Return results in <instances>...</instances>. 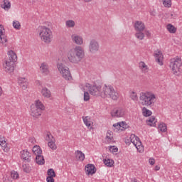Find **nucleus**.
Masks as SVG:
<instances>
[{
    "mask_svg": "<svg viewBox=\"0 0 182 182\" xmlns=\"http://www.w3.org/2000/svg\"><path fill=\"white\" fill-rule=\"evenodd\" d=\"M85 58V49L77 46L68 53V59L71 63H79Z\"/></svg>",
    "mask_w": 182,
    "mask_h": 182,
    "instance_id": "obj_1",
    "label": "nucleus"
},
{
    "mask_svg": "<svg viewBox=\"0 0 182 182\" xmlns=\"http://www.w3.org/2000/svg\"><path fill=\"white\" fill-rule=\"evenodd\" d=\"M139 102L142 106L151 107L156 103V95L150 92H141L139 95Z\"/></svg>",
    "mask_w": 182,
    "mask_h": 182,
    "instance_id": "obj_2",
    "label": "nucleus"
},
{
    "mask_svg": "<svg viewBox=\"0 0 182 182\" xmlns=\"http://www.w3.org/2000/svg\"><path fill=\"white\" fill-rule=\"evenodd\" d=\"M38 32L43 42H45V43H50V42H52V38H53V36L50 28L45 26H41L38 28Z\"/></svg>",
    "mask_w": 182,
    "mask_h": 182,
    "instance_id": "obj_3",
    "label": "nucleus"
},
{
    "mask_svg": "<svg viewBox=\"0 0 182 182\" xmlns=\"http://www.w3.org/2000/svg\"><path fill=\"white\" fill-rule=\"evenodd\" d=\"M101 95L102 97H110L112 100L119 99V92H116L112 85H105Z\"/></svg>",
    "mask_w": 182,
    "mask_h": 182,
    "instance_id": "obj_4",
    "label": "nucleus"
},
{
    "mask_svg": "<svg viewBox=\"0 0 182 182\" xmlns=\"http://www.w3.org/2000/svg\"><path fill=\"white\" fill-rule=\"evenodd\" d=\"M57 68L65 80H72V75L70 74L69 68L66 67L63 63L57 64Z\"/></svg>",
    "mask_w": 182,
    "mask_h": 182,
    "instance_id": "obj_5",
    "label": "nucleus"
},
{
    "mask_svg": "<svg viewBox=\"0 0 182 182\" xmlns=\"http://www.w3.org/2000/svg\"><path fill=\"white\" fill-rule=\"evenodd\" d=\"M170 68L173 75H177L180 72V68L182 66L181 58H176L171 59Z\"/></svg>",
    "mask_w": 182,
    "mask_h": 182,
    "instance_id": "obj_6",
    "label": "nucleus"
},
{
    "mask_svg": "<svg viewBox=\"0 0 182 182\" xmlns=\"http://www.w3.org/2000/svg\"><path fill=\"white\" fill-rule=\"evenodd\" d=\"M100 49V45L99 44V41L97 40L92 38L90 40L88 44V50L90 53L95 55V53H97Z\"/></svg>",
    "mask_w": 182,
    "mask_h": 182,
    "instance_id": "obj_7",
    "label": "nucleus"
},
{
    "mask_svg": "<svg viewBox=\"0 0 182 182\" xmlns=\"http://www.w3.org/2000/svg\"><path fill=\"white\" fill-rule=\"evenodd\" d=\"M100 86L90 85V93L92 96H102V91H100Z\"/></svg>",
    "mask_w": 182,
    "mask_h": 182,
    "instance_id": "obj_8",
    "label": "nucleus"
},
{
    "mask_svg": "<svg viewBox=\"0 0 182 182\" xmlns=\"http://www.w3.org/2000/svg\"><path fill=\"white\" fill-rule=\"evenodd\" d=\"M111 115L112 117H123L124 116V109L123 108H114Z\"/></svg>",
    "mask_w": 182,
    "mask_h": 182,
    "instance_id": "obj_9",
    "label": "nucleus"
},
{
    "mask_svg": "<svg viewBox=\"0 0 182 182\" xmlns=\"http://www.w3.org/2000/svg\"><path fill=\"white\" fill-rule=\"evenodd\" d=\"M85 173L87 176H93L96 173V167L92 164H88L85 168Z\"/></svg>",
    "mask_w": 182,
    "mask_h": 182,
    "instance_id": "obj_10",
    "label": "nucleus"
},
{
    "mask_svg": "<svg viewBox=\"0 0 182 182\" xmlns=\"http://www.w3.org/2000/svg\"><path fill=\"white\" fill-rule=\"evenodd\" d=\"M8 42V38L5 36V28L4 26L0 25V43H6Z\"/></svg>",
    "mask_w": 182,
    "mask_h": 182,
    "instance_id": "obj_11",
    "label": "nucleus"
},
{
    "mask_svg": "<svg viewBox=\"0 0 182 182\" xmlns=\"http://www.w3.org/2000/svg\"><path fill=\"white\" fill-rule=\"evenodd\" d=\"M71 39L76 45H83V38L80 36L73 34L71 36Z\"/></svg>",
    "mask_w": 182,
    "mask_h": 182,
    "instance_id": "obj_12",
    "label": "nucleus"
},
{
    "mask_svg": "<svg viewBox=\"0 0 182 182\" xmlns=\"http://www.w3.org/2000/svg\"><path fill=\"white\" fill-rule=\"evenodd\" d=\"M14 63L15 62L6 60L4 65L5 70L9 73H12V72H14V65H15Z\"/></svg>",
    "mask_w": 182,
    "mask_h": 182,
    "instance_id": "obj_13",
    "label": "nucleus"
},
{
    "mask_svg": "<svg viewBox=\"0 0 182 182\" xmlns=\"http://www.w3.org/2000/svg\"><path fill=\"white\" fill-rule=\"evenodd\" d=\"M134 28H135V31L143 32V31L146 29V26L144 25V23L137 21L134 23Z\"/></svg>",
    "mask_w": 182,
    "mask_h": 182,
    "instance_id": "obj_14",
    "label": "nucleus"
},
{
    "mask_svg": "<svg viewBox=\"0 0 182 182\" xmlns=\"http://www.w3.org/2000/svg\"><path fill=\"white\" fill-rule=\"evenodd\" d=\"M154 55L155 56L156 62L161 65H163V53L161 51H155Z\"/></svg>",
    "mask_w": 182,
    "mask_h": 182,
    "instance_id": "obj_15",
    "label": "nucleus"
},
{
    "mask_svg": "<svg viewBox=\"0 0 182 182\" xmlns=\"http://www.w3.org/2000/svg\"><path fill=\"white\" fill-rule=\"evenodd\" d=\"M21 159L25 160L27 163L31 161V153L28 150H23L21 151Z\"/></svg>",
    "mask_w": 182,
    "mask_h": 182,
    "instance_id": "obj_16",
    "label": "nucleus"
},
{
    "mask_svg": "<svg viewBox=\"0 0 182 182\" xmlns=\"http://www.w3.org/2000/svg\"><path fill=\"white\" fill-rule=\"evenodd\" d=\"M18 84L23 90H26L28 89V81L25 77H21L18 79Z\"/></svg>",
    "mask_w": 182,
    "mask_h": 182,
    "instance_id": "obj_17",
    "label": "nucleus"
},
{
    "mask_svg": "<svg viewBox=\"0 0 182 182\" xmlns=\"http://www.w3.org/2000/svg\"><path fill=\"white\" fill-rule=\"evenodd\" d=\"M40 70L43 75H49V66L46 63H41Z\"/></svg>",
    "mask_w": 182,
    "mask_h": 182,
    "instance_id": "obj_18",
    "label": "nucleus"
},
{
    "mask_svg": "<svg viewBox=\"0 0 182 182\" xmlns=\"http://www.w3.org/2000/svg\"><path fill=\"white\" fill-rule=\"evenodd\" d=\"M42 114V111L36 108L35 106H31V115L33 116V117H39Z\"/></svg>",
    "mask_w": 182,
    "mask_h": 182,
    "instance_id": "obj_19",
    "label": "nucleus"
},
{
    "mask_svg": "<svg viewBox=\"0 0 182 182\" xmlns=\"http://www.w3.org/2000/svg\"><path fill=\"white\" fill-rule=\"evenodd\" d=\"M8 143H6V138L0 136V146L4 151H8Z\"/></svg>",
    "mask_w": 182,
    "mask_h": 182,
    "instance_id": "obj_20",
    "label": "nucleus"
},
{
    "mask_svg": "<svg viewBox=\"0 0 182 182\" xmlns=\"http://www.w3.org/2000/svg\"><path fill=\"white\" fill-rule=\"evenodd\" d=\"M41 95L44 97L49 99V97H50V96H52V92L47 87H43L41 90Z\"/></svg>",
    "mask_w": 182,
    "mask_h": 182,
    "instance_id": "obj_21",
    "label": "nucleus"
},
{
    "mask_svg": "<svg viewBox=\"0 0 182 182\" xmlns=\"http://www.w3.org/2000/svg\"><path fill=\"white\" fill-rule=\"evenodd\" d=\"M8 55L9 58V62H16V60H18V57L16 56V53H15L14 50H9L8 52Z\"/></svg>",
    "mask_w": 182,
    "mask_h": 182,
    "instance_id": "obj_22",
    "label": "nucleus"
},
{
    "mask_svg": "<svg viewBox=\"0 0 182 182\" xmlns=\"http://www.w3.org/2000/svg\"><path fill=\"white\" fill-rule=\"evenodd\" d=\"M75 157L77 160H79L80 161H83L85 160V154L82 152V151H76L75 152Z\"/></svg>",
    "mask_w": 182,
    "mask_h": 182,
    "instance_id": "obj_23",
    "label": "nucleus"
},
{
    "mask_svg": "<svg viewBox=\"0 0 182 182\" xmlns=\"http://www.w3.org/2000/svg\"><path fill=\"white\" fill-rule=\"evenodd\" d=\"M36 163L39 165L45 164V158H43L42 154L36 156Z\"/></svg>",
    "mask_w": 182,
    "mask_h": 182,
    "instance_id": "obj_24",
    "label": "nucleus"
},
{
    "mask_svg": "<svg viewBox=\"0 0 182 182\" xmlns=\"http://www.w3.org/2000/svg\"><path fill=\"white\" fill-rule=\"evenodd\" d=\"M139 68L144 73H146V72H147V70H149V67H147V65H146V63L143 61L139 62Z\"/></svg>",
    "mask_w": 182,
    "mask_h": 182,
    "instance_id": "obj_25",
    "label": "nucleus"
},
{
    "mask_svg": "<svg viewBox=\"0 0 182 182\" xmlns=\"http://www.w3.org/2000/svg\"><path fill=\"white\" fill-rule=\"evenodd\" d=\"M32 151L36 156L42 154V149H41L39 146H34L32 149Z\"/></svg>",
    "mask_w": 182,
    "mask_h": 182,
    "instance_id": "obj_26",
    "label": "nucleus"
},
{
    "mask_svg": "<svg viewBox=\"0 0 182 182\" xmlns=\"http://www.w3.org/2000/svg\"><path fill=\"white\" fill-rule=\"evenodd\" d=\"M82 120L87 127H90V126H92V119H90V117H82Z\"/></svg>",
    "mask_w": 182,
    "mask_h": 182,
    "instance_id": "obj_27",
    "label": "nucleus"
},
{
    "mask_svg": "<svg viewBox=\"0 0 182 182\" xmlns=\"http://www.w3.org/2000/svg\"><path fill=\"white\" fill-rule=\"evenodd\" d=\"M34 107L37 108L41 112L42 110H45V105H43V103H42V102H41L40 100L36 101V105L34 106Z\"/></svg>",
    "mask_w": 182,
    "mask_h": 182,
    "instance_id": "obj_28",
    "label": "nucleus"
},
{
    "mask_svg": "<svg viewBox=\"0 0 182 182\" xmlns=\"http://www.w3.org/2000/svg\"><path fill=\"white\" fill-rule=\"evenodd\" d=\"M103 163L107 166V167H113V165L114 164V161L112 159H103Z\"/></svg>",
    "mask_w": 182,
    "mask_h": 182,
    "instance_id": "obj_29",
    "label": "nucleus"
},
{
    "mask_svg": "<svg viewBox=\"0 0 182 182\" xmlns=\"http://www.w3.org/2000/svg\"><path fill=\"white\" fill-rule=\"evenodd\" d=\"M157 120H156V117L154 116L151 117L149 120L146 121V123L149 126H156V122Z\"/></svg>",
    "mask_w": 182,
    "mask_h": 182,
    "instance_id": "obj_30",
    "label": "nucleus"
},
{
    "mask_svg": "<svg viewBox=\"0 0 182 182\" xmlns=\"http://www.w3.org/2000/svg\"><path fill=\"white\" fill-rule=\"evenodd\" d=\"M1 8L8 11V9H11V2L8 0H4V4L1 5Z\"/></svg>",
    "mask_w": 182,
    "mask_h": 182,
    "instance_id": "obj_31",
    "label": "nucleus"
},
{
    "mask_svg": "<svg viewBox=\"0 0 182 182\" xmlns=\"http://www.w3.org/2000/svg\"><path fill=\"white\" fill-rule=\"evenodd\" d=\"M166 28L170 33H176L177 31V28L170 23L166 26Z\"/></svg>",
    "mask_w": 182,
    "mask_h": 182,
    "instance_id": "obj_32",
    "label": "nucleus"
},
{
    "mask_svg": "<svg viewBox=\"0 0 182 182\" xmlns=\"http://www.w3.org/2000/svg\"><path fill=\"white\" fill-rule=\"evenodd\" d=\"M144 36L143 31H136L135 33V38L139 41H143V39H144Z\"/></svg>",
    "mask_w": 182,
    "mask_h": 182,
    "instance_id": "obj_33",
    "label": "nucleus"
},
{
    "mask_svg": "<svg viewBox=\"0 0 182 182\" xmlns=\"http://www.w3.org/2000/svg\"><path fill=\"white\" fill-rule=\"evenodd\" d=\"M75 21L73 20H68L65 21V26L67 28H75Z\"/></svg>",
    "mask_w": 182,
    "mask_h": 182,
    "instance_id": "obj_34",
    "label": "nucleus"
},
{
    "mask_svg": "<svg viewBox=\"0 0 182 182\" xmlns=\"http://www.w3.org/2000/svg\"><path fill=\"white\" fill-rule=\"evenodd\" d=\"M142 113H143V115L145 116V117H149V116H151L152 112L149 109H147V108L144 107L142 109Z\"/></svg>",
    "mask_w": 182,
    "mask_h": 182,
    "instance_id": "obj_35",
    "label": "nucleus"
},
{
    "mask_svg": "<svg viewBox=\"0 0 182 182\" xmlns=\"http://www.w3.org/2000/svg\"><path fill=\"white\" fill-rule=\"evenodd\" d=\"M48 144V147H50V149H51L52 150H56L57 146H56V144H55V139L49 141Z\"/></svg>",
    "mask_w": 182,
    "mask_h": 182,
    "instance_id": "obj_36",
    "label": "nucleus"
},
{
    "mask_svg": "<svg viewBox=\"0 0 182 182\" xmlns=\"http://www.w3.org/2000/svg\"><path fill=\"white\" fill-rule=\"evenodd\" d=\"M159 129L163 132H167V126L164 123H161L159 125Z\"/></svg>",
    "mask_w": 182,
    "mask_h": 182,
    "instance_id": "obj_37",
    "label": "nucleus"
},
{
    "mask_svg": "<svg viewBox=\"0 0 182 182\" xmlns=\"http://www.w3.org/2000/svg\"><path fill=\"white\" fill-rule=\"evenodd\" d=\"M47 174L48 177H56V173H55V170H53V168L48 169Z\"/></svg>",
    "mask_w": 182,
    "mask_h": 182,
    "instance_id": "obj_38",
    "label": "nucleus"
},
{
    "mask_svg": "<svg viewBox=\"0 0 182 182\" xmlns=\"http://www.w3.org/2000/svg\"><path fill=\"white\" fill-rule=\"evenodd\" d=\"M130 97L132 100H134V102H137V100H139V97L137 96V93L135 92H131Z\"/></svg>",
    "mask_w": 182,
    "mask_h": 182,
    "instance_id": "obj_39",
    "label": "nucleus"
},
{
    "mask_svg": "<svg viewBox=\"0 0 182 182\" xmlns=\"http://www.w3.org/2000/svg\"><path fill=\"white\" fill-rule=\"evenodd\" d=\"M112 134H113V132H112V131H107L106 137L108 141H112V139H113Z\"/></svg>",
    "mask_w": 182,
    "mask_h": 182,
    "instance_id": "obj_40",
    "label": "nucleus"
},
{
    "mask_svg": "<svg viewBox=\"0 0 182 182\" xmlns=\"http://www.w3.org/2000/svg\"><path fill=\"white\" fill-rule=\"evenodd\" d=\"M11 178H13L14 180H16L17 178H19V174H18V172L15 171H11Z\"/></svg>",
    "mask_w": 182,
    "mask_h": 182,
    "instance_id": "obj_41",
    "label": "nucleus"
},
{
    "mask_svg": "<svg viewBox=\"0 0 182 182\" xmlns=\"http://www.w3.org/2000/svg\"><path fill=\"white\" fill-rule=\"evenodd\" d=\"M163 1V4L164 5V6H166V8H170V6H171V1L170 0H162Z\"/></svg>",
    "mask_w": 182,
    "mask_h": 182,
    "instance_id": "obj_42",
    "label": "nucleus"
},
{
    "mask_svg": "<svg viewBox=\"0 0 182 182\" xmlns=\"http://www.w3.org/2000/svg\"><path fill=\"white\" fill-rule=\"evenodd\" d=\"M120 123H117L113 124L114 130L115 132H119V130H123V129L120 128Z\"/></svg>",
    "mask_w": 182,
    "mask_h": 182,
    "instance_id": "obj_43",
    "label": "nucleus"
},
{
    "mask_svg": "<svg viewBox=\"0 0 182 182\" xmlns=\"http://www.w3.org/2000/svg\"><path fill=\"white\" fill-rule=\"evenodd\" d=\"M46 140H47V141H51V140H55V138L53 137L52 134L48 132L46 136Z\"/></svg>",
    "mask_w": 182,
    "mask_h": 182,
    "instance_id": "obj_44",
    "label": "nucleus"
},
{
    "mask_svg": "<svg viewBox=\"0 0 182 182\" xmlns=\"http://www.w3.org/2000/svg\"><path fill=\"white\" fill-rule=\"evenodd\" d=\"M13 26L15 29H21V23L19 21H14Z\"/></svg>",
    "mask_w": 182,
    "mask_h": 182,
    "instance_id": "obj_45",
    "label": "nucleus"
},
{
    "mask_svg": "<svg viewBox=\"0 0 182 182\" xmlns=\"http://www.w3.org/2000/svg\"><path fill=\"white\" fill-rule=\"evenodd\" d=\"M84 100L85 102H87L88 100H90V95L87 92H84Z\"/></svg>",
    "mask_w": 182,
    "mask_h": 182,
    "instance_id": "obj_46",
    "label": "nucleus"
},
{
    "mask_svg": "<svg viewBox=\"0 0 182 182\" xmlns=\"http://www.w3.org/2000/svg\"><path fill=\"white\" fill-rule=\"evenodd\" d=\"M23 170L24 173H31V167L26 165H23Z\"/></svg>",
    "mask_w": 182,
    "mask_h": 182,
    "instance_id": "obj_47",
    "label": "nucleus"
},
{
    "mask_svg": "<svg viewBox=\"0 0 182 182\" xmlns=\"http://www.w3.org/2000/svg\"><path fill=\"white\" fill-rule=\"evenodd\" d=\"M134 146H135V147L137 149V150H139V147L140 149V146H141V141H139L138 142H136V141H133Z\"/></svg>",
    "mask_w": 182,
    "mask_h": 182,
    "instance_id": "obj_48",
    "label": "nucleus"
},
{
    "mask_svg": "<svg viewBox=\"0 0 182 182\" xmlns=\"http://www.w3.org/2000/svg\"><path fill=\"white\" fill-rule=\"evenodd\" d=\"M109 150L112 153H117V151H119V149L117 147H116L115 146H110Z\"/></svg>",
    "mask_w": 182,
    "mask_h": 182,
    "instance_id": "obj_49",
    "label": "nucleus"
},
{
    "mask_svg": "<svg viewBox=\"0 0 182 182\" xmlns=\"http://www.w3.org/2000/svg\"><path fill=\"white\" fill-rule=\"evenodd\" d=\"M55 176H48L46 178L47 182H55V179L53 178Z\"/></svg>",
    "mask_w": 182,
    "mask_h": 182,
    "instance_id": "obj_50",
    "label": "nucleus"
},
{
    "mask_svg": "<svg viewBox=\"0 0 182 182\" xmlns=\"http://www.w3.org/2000/svg\"><path fill=\"white\" fill-rule=\"evenodd\" d=\"M136 136L134 134H131L129 139L132 140V143L133 141H135L134 139H136Z\"/></svg>",
    "mask_w": 182,
    "mask_h": 182,
    "instance_id": "obj_51",
    "label": "nucleus"
},
{
    "mask_svg": "<svg viewBox=\"0 0 182 182\" xmlns=\"http://www.w3.org/2000/svg\"><path fill=\"white\" fill-rule=\"evenodd\" d=\"M118 123H119L120 128L122 129V130H123V129H125L126 124H124V122H118Z\"/></svg>",
    "mask_w": 182,
    "mask_h": 182,
    "instance_id": "obj_52",
    "label": "nucleus"
},
{
    "mask_svg": "<svg viewBox=\"0 0 182 182\" xmlns=\"http://www.w3.org/2000/svg\"><path fill=\"white\" fill-rule=\"evenodd\" d=\"M149 162L151 166H154V163H156V160H154V159H149Z\"/></svg>",
    "mask_w": 182,
    "mask_h": 182,
    "instance_id": "obj_53",
    "label": "nucleus"
},
{
    "mask_svg": "<svg viewBox=\"0 0 182 182\" xmlns=\"http://www.w3.org/2000/svg\"><path fill=\"white\" fill-rule=\"evenodd\" d=\"M145 35H146V36H148V38H150V36H151V33H150V31L146 30V31H145Z\"/></svg>",
    "mask_w": 182,
    "mask_h": 182,
    "instance_id": "obj_54",
    "label": "nucleus"
},
{
    "mask_svg": "<svg viewBox=\"0 0 182 182\" xmlns=\"http://www.w3.org/2000/svg\"><path fill=\"white\" fill-rule=\"evenodd\" d=\"M125 143H126V144H128V146H129V144H130V143H132V141L129 138V139H125Z\"/></svg>",
    "mask_w": 182,
    "mask_h": 182,
    "instance_id": "obj_55",
    "label": "nucleus"
},
{
    "mask_svg": "<svg viewBox=\"0 0 182 182\" xmlns=\"http://www.w3.org/2000/svg\"><path fill=\"white\" fill-rule=\"evenodd\" d=\"M134 140L135 141V143H139V141H140V138L136 136Z\"/></svg>",
    "mask_w": 182,
    "mask_h": 182,
    "instance_id": "obj_56",
    "label": "nucleus"
},
{
    "mask_svg": "<svg viewBox=\"0 0 182 182\" xmlns=\"http://www.w3.org/2000/svg\"><path fill=\"white\" fill-rule=\"evenodd\" d=\"M155 170H156V171H159V170H160V166H155Z\"/></svg>",
    "mask_w": 182,
    "mask_h": 182,
    "instance_id": "obj_57",
    "label": "nucleus"
},
{
    "mask_svg": "<svg viewBox=\"0 0 182 182\" xmlns=\"http://www.w3.org/2000/svg\"><path fill=\"white\" fill-rule=\"evenodd\" d=\"M92 1H93V0H84V2H92Z\"/></svg>",
    "mask_w": 182,
    "mask_h": 182,
    "instance_id": "obj_58",
    "label": "nucleus"
},
{
    "mask_svg": "<svg viewBox=\"0 0 182 182\" xmlns=\"http://www.w3.org/2000/svg\"><path fill=\"white\" fill-rule=\"evenodd\" d=\"M2 95V88L0 87V96Z\"/></svg>",
    "mask_w": 182,
    "mask_h": 182,
    "instance_id": "obj_59",
    "label": "nucleus"
},
{
    "mask_svg": "<svg viewBox=\"0 0 182 182\" xmlns=\"http://www.w3.org/2000/svg\"><path fill=\"white\" fill-rule=\"evenodd\" d=\"M113 1H117V0H113Z\"/></svg>",
    "mask_w": 182,
    "mask_h": 182,
    "instance_id": "obj_60",
    "label": "nucleus"
}]
</instances>
